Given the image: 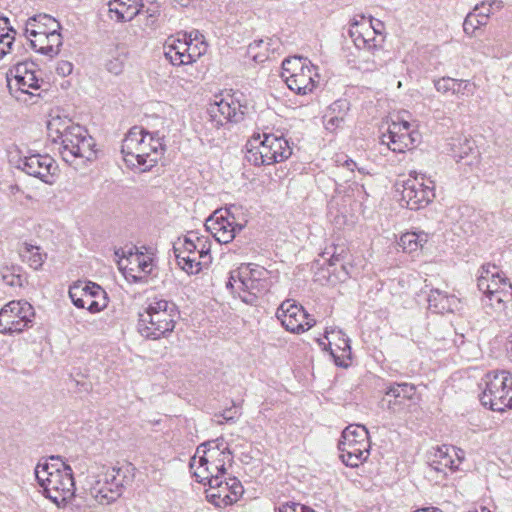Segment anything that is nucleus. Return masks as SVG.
Returning a JSON list of instances; mask_svg holds the SVG:
<instances>
[{
  "instance_id": "obj_1",
  "label": "nucleus",
  "mask_w": 512,
  "mask_h": 512,
  "mask_svg": "<svg viewBox=\"0 0 512 512\" xmlns=\"http://www.w3.org/2000/svg\"><path fill=\"white\" fill-rule=\"evenodd\" d=\"M35 478L43 495L57 507H64L75 494L71 467L60 457L40 460L34 469Z\"/></svg>"
},
{
  "instance_id": "obj_2",
  "label": "nucleus",
  "mask_w": 512,
  "mask_h": 512,
  "mask_svg": "<svg viewBox=\"0 0 512 512\" xmlns=\"http://www.w3.org/2000/svg\"><path fill=\"white\" fill-rule=\"evenodd\" d=\"M131 470L130 465L96 467L88 482L89 495L100 505L116 502L130 482Z\"/></svg>"
},
{
  "instance_id": "obj_3",
  "label": "nucleus",
  "mask_w": 512,
  "mask_h": 512,
  "mask_svg": "<svg viewBox=\"0 0 512 512\" xmlns=\"http://www.w3.org/2000/svg\"><path fill=\"white\" fill-rule=\"evenodd\" d=\"M177 316L173 302L157 297L148 299L139 313L138 331L145 338L160 339L174 330Z\"/></svg>"
},
{
  "instance_id": "obj_4",
  "label": "nucleus",
  "mask_w": 512,
  "mask_h": 512,
  "mask_svg": "<svg viewBox=\"0 0 512 512\" xmlns=\"http://www.w3.org/2000/svg\"><path fill=\"white\" fill-rule=\"evenodd\" d=\"M231 462L232 455L228 447L222 443L210 441L197 447L190 460V469L196 480L206 485L214 478H224Z\"/></svg>"
},
{
  "instance_id": "obj_5",
  "label": "nucleus",
  "mask_w": 512,
  "mask_h": 512,
  "mask_svg": "<svg viewBox=\"0 0 512 512\" xmlns=\"http://www.w3.org/2000/svg\"><path fill=\"white\" fill-rule=\"evenodd\" d=\"M271 285V272L256 264H241L230 271L226 288L245 303H253Z\"/></svg>"
},
{
  "instance_id": "obj_6",
  "label": "nucleus",
  "mask_w": 512,
  "mask_h": 512,
  "mask_svg": "<svg viewBox=\"0 0 512 512\" xmlns=\"http://www.w3.org/2000/svg\"><path fill=\"white\" fill-rule=\"evenodd\" d=\"M119 270L127 281L145 283L157 267L155 250L151 247H124L114 252Z\"/></svg>"
},
{
  "instance_id": "obj_7",
  "label": "nucleus",
  "mask_w": 512,
  "mask_h": 512,
  "mask_svg": "<svg viewBox=\"0 0 512 512\" xmlns=\"http://www.w3.org/2000/svg\"><path fill=\"white\" fill-rule=\"evenodd\" d=\"M63 138L59 141V153L62 159L75 169L97 157L94 150L95 140L88 131L79 124H71L63 128Z\"/></svg>"
},
{
  "instance_id": "obj_8",
  "label": "nucleus",
  "mask_w": 512,
  "mask_h": 512,
  "mask_svg": "<svg viewBox=\"0 0 512 512\" xmlns=\"http://www.w3.org/2000/svg\"><path fill=\"white\" fill-rule=\"evenodd\" d=\"M63 138L59 141V153L62 159L75 169L97 157L94 150L95 140L88 131L79 124H71L63 128Z\"/></svg>"
},
{
  "instance_id": "obj_9",
  "label": "nucleus",
  "mask_w": 512,
  "mask_h": 512,
  "mask_svg": "<svg viewBox=\"0 0 512 512\" xmlns=\"http://www.w3.org/2000/svg\"><path fill=\"white\" fill-rule=\"evenodd\" d=\"M477 286L485 296L486 304L502 312L512 300V285L495 265L486 264L479 270Z\"/></svg>"
},
{
  "instance_id": "obj_10",
  "label": "nucleus",
  "mask_w": 512,
  "mask_h": 512,
  "mask_svg": "<svg viewBox=\"0 0 512 512\" xmlns=\"http://www.w3.org/2000/svg\"><path fill=\"white\" fill-rule=\"evenodd\" d=\"M364 19V15L355 16L351 19L348 35L359 50L358 58L361 68L364 71H375L382 68L385 64V59L382 57L384 50L382 45L377 43L375 37H368L360 29Z\"/></svg>"
},
{
  "instance_id": "obj_11",
  "label": "nucleus",
  "mask_w": 512,
  "mask_h": 512,
  "mask_svg": "<svg viewBox=\"0 0 512 512\" xmlns=\"http://www.w3.org/2000/svg\"><path fill=\"white\" fill-rule=\"evenodd\" d=\"M338 447L343 463L358 467L370 455L368 430L363 425H349L343 430Z\"/></svg>"
},
{
  "instance_id": "obj_12",
  "label": "nucleus",
  "mask_w": 512,
  "mask_h": 512,
  "mask_svg": "<svg viewBox=\"0 0 512 512\" xmlns=\"http://www.w3.org/2000/svg\"><path fill=\"white\" fill-rule=\"evenodd\" d=\"M481 403L493 411L503 412L512 408V373L493 371L485 376Z\"/></svg>"
},
{
  "instance_id": "obj_13",
  "label": "nucleus",
  "mask_w": 512,
  "mask_h": 512,
  "mask_svg": "<svg viewBox=\"0 0 512 512\" xmlns=\"http://www.w3.org/2000/svg\"><path fill=\"white\" fill-rule=\"evenodd\" d=\"M34 307L26 300H12L0 309V333L20 334L33 326Z\"/></svg>"
},
{
  "instance_id": "obj_14",
  "label": "nucleus",
  "mask_w": 512,
  "mask_h": 512,
  "mask_svg": "<svg viewBox=\"0 0 512 512\" xmlns=\"http://www.w3.org/2000/svg\"><path fill=\"white\" fill-rule=\"evenodd\" d=\"M68 294L75 307L87 309L92 314L104 311L109 303L107 292L99 284L92 281L73 283Z\"/></svg>"
},
{
  "instance_id": "obj_15",
  "label": "nucleus",
  "mask_w": 512,
  "mask_h": 512,
  "mask_svg": "<svg viewBox=\"0 0 512 512\" xmlns=\"http://www.w3.org/2000/svg\"><path fill=\"white\" fill-rule=\"evenodd\" d=\"M148 132L141 127H132L122 141L121 153L127 164L141 171H148L155 166V158H149L146 151Z\"/></svg>"
},
{
  "instance_id": "obj_16",
  "label": "nucleus",
  "mask_w": 512,
  "mask_h": 512,
  "mask_svg": "<svg viewBox=\"0 0 512 512\" xmlns=\"http://www.w3.org/2000/svg\"><path fill=\"white\" fill-rule=\"evenodd\" d=\"M205 486H207L205 489L207 500L221 509L235 504L244 493L241 482L233 477H217Z\"/></svg>"
},
{
  "instance_id": "obj_17",
  "label": "nucleus",
  "mask_w": 512,
  "mask_h": 512,
  "mask_svg": "<svg viewBox=\"0 0 512 512\" xmlns=\"http://www.w3.org/2000/svg\"><path fill=\"white\" fill-rule=\"evenodd\" d=\"M247 106L242 105L234 95L211 103L207 109L208 120L213 127L219 128L227 123H238L243 120Z\"/></svg>"
},
{
  "instance_id": "obj_18",
  "label": "nucleus",
  "mask_w": 512,
  "mask_h": 512,
  "mask_svg": "<svg viewBox=\"0 0 512 512\" xmlns=\"http://www.w3.org/2000/svg\"><path fill=\"white\" fill-rule=\"evenodd\" d=\"M232 208L235 207L231 206L230 208L216 210L206 220L205 226L207 231L219 243H230L236 234L243 229V225L236 222L235 216L231 211Z\"/></svg>"
},
{
  "instance_id": "obj_19",
  "label": "nucleus",
  "mask_w": 512,
  "mask_h": 512,
  "mask_svg": "<svg viewBox=\"0 0 512 512\" xmlns=\"http://www.w3.org/2000/svg\"><path fill=\"white\" fill-rule=\"evenodd\" d=\"M276 317L282 326L292 333H304L315 325V320L294 300L282 302L277 309Z\"/></svg>"
},
{
  "instance_id": "obj_20",
  "label": "nucleus",
  "mask_w": 512,
  "mask_h": 512,
  "mask_svg": "<svg viewBox=\"0 0 512 512\" xmlns=\"http://www.w3.org/2000/svg\"><path fill=\"white\" fill-rule=\"evenodd\" d=\"M318 343L324 350L330 352L338 366L347 367L349 365L351 347L349 339L342 330L327 328L323 338L318 339Z\"/></svg>"
},
{
  "instance_id": "obj_21",
  "label": "nucleus",
  "mask_w": 512,
  "mask_h": 512,
  "mask_svg": "<svg viewBox=\"0 0 512 512\" xmlns=\"http://www.w3.org/2000/svg\"><path fill=\"white\" fill-rule=\"evenodd\" d=\"M195 239L189 232L183 239H178L174 245V252L178 265L188 274H198L200 272V262L194 252Z\"/></svg>"
},
{
  "instance_id": "obj_22",
  "label": "nucleus",
  "mask_w": 512,
  "mask_h": 512,
  "mask_svg": "<svg viewBox=\"0 0 512 512\" xmlns=\"http://www.w3.org/2000/svg\"><path fill=\"white\" fill-rule=\"evenodd\" d=\"M54 159L49 155L33 154L19 160L18 167L30 176L41 179L45 183H50L52 170L54 167Z\"/></svg>"
},
{
  "instance_id": "obj_23",
  "label": "nucleus",
  "mask_w": 512,
  "mask_h": 512,
  "mask_svg": "<svg viewBox=\"0 0 512 512\" xmlns=\"http://www.w3.org/2000/svg\"><path fill=\"white\" fill-rule=\"evenodd\" d=\"M316 78H319L317 67L309 62L303 67V70L286 76L285 82L290 90L299 95H307L316 87L318 83Z\"/></svg>"
},
{
  "instance_id": "obj_24",
  "label": "nucleus",
  "mask_w": 512,
  "mask_h": 512,
  "mask_svg": "<svg viewBox=\"0 0 512 512\" xmlns=\"http://www.w3.org/2000/svg\"><path fill=\"white\" fill-rule=\"evenodd\" d=\"M418 137L417 131H401L400 124L393 122L389 126L388 132L382 135V143H386L393 152L403 153L415 146Z\"/></svg>"
},
{
  "instance_id": "obj_25",
  "label": "nucleus",
  "mask_w": 512,
  "mask_h": 512,
  "mask_svg": "<svg viewBox=\"0 0 512 512\" xmlns=\"http://www.w3.org/2000/svg\"><path fill=\"white\" fill-rule=\"evenodd\" d=\"M265 133L266 131H263L262 140L260 133L254 134L252 140L249 141L247 145L245 159L255 166L272 164L271 155L273 154L270 153L268 143L265 139Z\"/></svg>"
},
{
  "instance_id": "obj_26",
  "label": "nucleus",
  "mask_w": 512,
  "mask_h": 512,
  "mask_svg": "<svg viewBox=\"0 0 512 512\" xmlns=\"http://www.w3.org/2000/svg\"><path fill=\"white\" fill-rule=\"evenodd\" d=\"M459 462L460 459L454 447L441 446L435 449L430 466L435 471L446 474L447 470H456Z\"/></svg>"
},
{
  "instance_id": "obj_27",
  "label": "nucleus",
  "mask_w": 512,
  "mask_h": 512,
  "mask_svg": "<svg viewBox=\"0 0 512 512\" xmlns=\"http://www.w3.org/2000/svg\"><path fill=\"white\" fill-rule=\"evenodd\" d=\"M449 152L457 162L465 158L476 159L479 152L475 145V141L464 135L453 136L448 142Z\"/></svg>"
},
{
  "instance_id": "obj_28",
  "label": "nucleus",
  "mask_w": 512,
  "mask_h": 512,
  "mask_svg": "<svg viewBox=\"0 0 512 512\" xmlns=\"http://www.w3.org/2000/svg\"><path fill=\"white\" fill-rule=\"evenodd\" d=\"M350 110V102L341 98L334 101L324 115V125L329 131H335L344 124L345 118Z\"/></svg>"
},
{
  "instance_id": "obj_29",
  "label": "nucleus",
  "mask_w": 512,
  "mask_h": 512,
  "mask_svg": "<svg viewBox=\"0 0 512 512\" xmlns=\"http://www.w3.org/2000/svg\"><path fill=\"white\" fill-rule=\"evenodd\" d=\"M107 6L109 18L118 22L131 21L140 13L135 0H110Z\"/></svg>"
},
{
  "instance_id": "obj_30",
  "label": "nucleus",
  "mask_w": 512,
  "mask_h": 512,
  "mask_svg": "<svg viewBox=\"0 0 512 512\" xmlns=\"http://www.w3.org/2000/svg\"><path fill=\"white\" fill-rule=\"evenodd\" d=\"M429 307L438 313L455 312L460 309L461 302L454 295L440 290H432L428 298Z\"/></svg>"
},
{
  "instance_id": "obj_31",
  "label": "nucleus",
  "mask_w": 512,
  "mask_h": 512,
  "mask_svg": "<svg viewBox=\"0 0 512 512\" xmlns=\"http://www.w3.org/2000/svg\"><path fill=\"white\" fill-rule=\"evenodd\" d=\"M490 17V8L486 2L477 4L474 9L467 14L463 22V30L467 35L472 36L481 26H485Z\"/></svg>"
},
{
  "instance_id": "obj_32",
  "label": "nucleus",
  "mask_w": 512,
  "mask_h": 512,
  "mask_svg": "<svg viewBox=\"0 0 512 512\" xmlns=\"http://www.w3.org/2000/svg\"><path fill=\"white\" fill-rule=\"evenodd\" d=\"M265 139L268 143L270 153L273 154L271 155L272 164L283 162L292 155V148L283 135H275L274 133L266 132Z\"/></svg>"
},
{
  "instance_id": "obj_33",
  "label": "nucleus",
  "mask_w": 512,
  "mask_h": 512,
  "mask_svg": "<svg viewBox=\"0 0 512 512\" xmlns=\"http://www.w3.org/2000/svg\"><path fill=\"white\" fill-rule=\"evenodd\" d=\"M429 241V234L424 231L405 232L400 236L398 245L403 252L415 254L424 250Z\"/></svg>"
},
{
  "instance_id": "obj_34",
  "label": "nucleus",
  "mask_w": 512,
  "mask_h": 512,
  "mask_svg": "<svg viewBox=\"0 0 512 512\" xmlns=\"http://www.w3.org/2000/svg\"><path fill=\"white\" fill-rule=\"evenodd\" d=\"M341 260L340 254H333L329 259L327 268L322 270V278L325 279L328 284L336 285L349 278L350 271L346 265L340 264V266L337 267V264L340 263Z\"/></svg>"
},
{
  "instance_id": "obj_35",
  "label": "nucleus",
  "mask_w": 512,
  "mask_h": 512,
  "mask_svg": "<svg viewBox=\"0 0 512 512\" xmlns=\"http://www.w3.org/2000/svg\"><path fill=\"white\" fill-rule=\"evenodd\" d=\"M20 256L34 270L41 269L47 258V254L42 252L39 246H34L30 243L22 244Z\"/></svg>"
},
{
  "instance_id": "obj_36",
  "label": "nucleus",
  "mask_w": 512,
  "mask_h": 512,
  "mask_svg": "<svg viewBox=\"0 0 512 512\" xmlns=\"http://www.w3.org/2000/svg\"><path fill=\"white\" fill-rule=\"evenodd\" d=\"M402 192L408 190L410 192H433L435 190L434 181L426 178L424 174L416 172L410 173L409 177L403 181Z\"/></svg>"
},
{
  "instance_id": "obj_37",
  "label": "nucleus",
  "mask_w": 512,
  "mask_h": 512,
  "mask_svg": "<svg viewBox=\"0 0 512 512\" xmlns=\"http://www.w3.org/2000/svg\"><path fill=\"white\" fill-rule=\"evenodd\" d=\"M30 28L38 32H48L49 30L61 29L60 23L48 14H37L28 18L25 26V33H28Z\"/></svg>"
},
{
  "instance_id": "obj_38",
  "label": "nucleus",
  "mask_w": 512,
  "mask_h": 512,
  "mask_svg": "<svg viewBox=\"0 0 512 512\" xmlns=\"http://www.w3.org/2000/svg\"><path fill=\"white\" fill-rule=\"evenodd\" d=\"M7 85L10 91L16 89L22 93L32 94L29 89L38 90L40 88L39 79L34 73L27 74V76L18 75L16 79H11L7 74Z\"/></svg>"
},
{
  "instance_id": "obj_39",
  "label": "nucleus",
  "mask_w": 512,
  "mask_h": 512,
  "mask_svg": "<svg viewBox=\"0 0 512 512\" xmlns=\"http://www.w3.org/2000/svg\"><path fill=\"white\" fill-rule=\"evenodd\" d=\"M191 237L195 239L194 252L195 256L198 259H201L200 262V271L203 267L209 266L212 261V257L210 254L211 250V242L208 237L199 236L198 233L191 231Z\"/></svg>"
},
{
  "instance_id": "obj_40",
  "label": "nucleus",
  "mask_w": 512,
  "mask_h": 512,
  "mask_svg": "<svg viewBox=\"0 0 512 512\" xmlns=\"http://www.w3.org/2000/svg\"><path fill=\"white\" fill-rule=\"evenodd\" d=\"M399 196L397 201L401 207L416 211L429 205L433 201L434 194H431V197L425 194H399Z\"/></svg>"
},
{
  "instance_id": "obj_41",
  "label": "nucleus",
  "mask_w": 512,
  "mask_h": 512,
  "mask_svg": "<svg viewBox=\"0 0 512 512\" xmlns=\"http://www.w3.org/2000/svg\"><path fill=\"white\" fill-rule=\"evenodd\" d=\"M25 35L29 39L32 49H34L38 53L48 56V51H46V46H48V42H46V32L37 33L36 30L30 28V30H28V33H25Z\"/></svg>"
},
{
  "instance_id": "obj_42",
  "label": "nucleus",
  "mask_w": 512,
  "mask_h": 512,
  "mask_svg": "<svg viewBox=\"0 0 512 512\" xmlns=\"http://www.w3.org/2000/svg\"><path fill=\"white\" fill-rule=\"evenodd\" d=\"M202 52L199 50L198 54L193 53H171V49H167V52H164L165 58L175 66L180 65H188L196 61V58L199 57Z\"/></svg>"
},
{
  "instance_id": "obj_43",
  "label": "nucleus",
  "mask_w": 512,
  "mask_h": 512,
  "mask_svg": "<svg viewBox=\"0 0 512 512\" xmlns=\"http://www.w3.org/2000/svg\"><path fill=\"white\" fill-rule=\"evenodd\" d=\"M178 37H169L164 45V52H167V49H171V53H191V45L188 40H186L183 36L180 38L181 33L177 34Z\"/></svg>"
},
{
  "instance_id": "obj_44",
  "label": "nucleus",
  "mask_w": 512,
  "mask_h": 512,
  "mask_svg": "<svg viewBox=\"0 0 512 512\" xmlns=\"http://www.w3.org/2000/svg\"><path fill=\"white\" fill-rule=\"evenodd\" d=\"M71 124H73L71 120L63 121L60 117L52 118L48 122V133L50 137H53L54 143H58L63 138V128Z\"/></svg>"
},
{
  "instance_id": "obj_45",
  "label": "nucleus",
  "mask_w": 512,
  "mask_h": 512,
  "mask_svg": "<svg viewBox=\"0 0 512 512\" xmlns=\"http://www.w3.org/2000/svg\"><path fill=\"white\" fill-rule=\"evenodd\" d=\"M59 30L60 29H55V30L51 29L46 33V35H47L46 42H48V46H46V51H48L49 57L56 56L60 51V47L62 46V36H61Z\"/></svg>"
},
{
  "instance_id": "obj_46",
  "label": "nucleus",
  "mask_w": 512,
  "mask_h": 512,
  "mask_svg": "<svg viewBox=\"0 0 512 512\" xmlns=\"http://www.w3.org/2000/svg\"><path fill=\"white\" fill-rule=\"evenodd\" d=\"M310 61L307 58H303L300 56H294L291 58H286L282 63L283 73L282 76H285V73L294 74L299 70H303V67L308 64Z\"/></svg>"
},
{
  "instance_id": "obj_47",
  "label": "nucleus",
  "mask_w": 512,
  "mask_h": 512,
  "mask_svg": "<svg viewBox=\"0 0 512 512\" xmlns=\"http://www.w3.org/2000/svg\"><path fill=\"white\" fill-rule=\"evenodd\" d=\"M16 30L10 25L9 18L0 13V36L7 40L5 45L11 49L15 40Z\"/></svg>"
},
{
  "instance_id": "obj_48",
  "label": "nucleus",
  "mask_w": 512,
  "mask_h": 512,
  "mask_svg": "<svg viewBox=\"0 0 512 512\" xmlns=\"http://www.w3.org/2000/svg\"><path fill=\"white\" fill-rule=\"evenodd\" d=\"M163 149V144L161 143L160 138H155L148 132V136L146 138V151L148 152L149 158H155V164L158 162Z\"/></svg>"
},
{
  "instance_id": "obj_49",
  "label": "nucleus",
  "mask_w": 512,
  "mask_h": 512,
  "mask_svg": "<svg viewBox=\"0 0 512 512\" xmlns=\"http://www.w3.org/2000/svg\"><path fill=\"white\" fill-rule=\"evenodd\" d=\"M2 280L5 285L10 287H21L23 285V278L21 275L12 272L9 269H5L2 272Z\"/></svg>"
},
{
  "instance_id": "obj_50",
  "label": "nucleus",
  "mask_w": 512,
  "mask_h": 512,
  "mask_svg": "<svg viewBox=\"0 0 512 512\" xmlns=\"http://www.w3.org/2000/svg\"><path fill=\"white\" fill-rule=\"evenodd\" d=\"M32 66H34V63L29 62H21L15 65L13 69L9 71V77H13L12 79H16L18 75L21 76H27V74L34 73Z\"/></svg>"
},
{
  "instance_id": "obj_51",
  "label": "nucleus",
  "mask_w": 512,
  "mask_h": 512,
  "mask_svg": "<svg viewBox=\"0 0 512 512\" xmlns=\"http://www.w3.org/2000/svg\"><path fill=\"white\" fill-rule=\"evenodd\" d=\"M474 90H475V85L473 83H471L469 80L455 79V86L453 88V94L465 95L466 92L468 94H473Z\"/></svg>"
},
{
  "instance_id": "obj_52",
  "label": "nucleus",
  "mask_w": 512,
  "mask_h": 512,
  "mask_svg": "<svg viewBox=\"0 0 512 512\" xmlns=\"http://www.w3.org/2000/svg\"><path fill=\"white\" fill-rule=\"evenodd\" d=\"M455 86V79L450 77H442L434 80V87L438 92L447 93L451 91L453 93V88Z\"/></svg>"
},
{
  "instance_id": "obj_53",
  "label": "nucleus",
  "mask_w": 512,
  "mask_h": 512,
  "mask_svg": "<svg viewBox=\"0 0 512 512\" xmlns=\"http://www.w3.org/2000/svg\"><path fill=\"white\" fill-rule=\"evenodd\" d=\"M408 389L412 390L413 388L409 387L407 384H399V385L391 387L387 391L386 395L388 397H393L395 399L406 398V397H408L407 396Z\"/></svg>"
},
{
  "instance_id": "obj_54",
  "label": "nucleus",
  "mask_w": 512,
  "mask_h": 512,
  "mask_svg": "<svg viewBox=\"0 0 512 512\" xmlns=\"http://www.w3.org/2000/svg\"><path fill=\"white\" fill-rule=\"evenodd\" d=\"M278 512H315L312 509L299 504V503H285L281 505L278 509Z\"/></svg>"
},
{
  "instance_id": "obj_55",
  "label": "nucleus",
  "mask_w": 512,
  "mask_h": 512,
  "mask_svg": "<svg viewBox=\"0 0 512 512\" xmlns=\"http://www.w3.org/2000/svg\"><path fill=\"white\" fill-rule=\"evenodd\" d=\"M73 71V64L69 61L61 60L57 63L56 73L60 76H68Z\"/></svg>"
},
{
  "instance_id": "obj_56",
  "label": "nucleus",
  "mask_w": 512,
  "mask_h": 512,
  "mask_svg": "<svg viewBox=\"0 0 512 512\" xmlns=\"http://www.w3.org/2000/svg\"><path fill=\"white\" fill-rule=\"evenodd\" d=\"M370 26L368 28L365 29V31H363L364 33H366V35H368V37H371L370 34V28L373 30L372 33L373 34H381L382 33V29L384 28V24L382 21L380 20H376L374 19L373 17H370Z\"/></svg>"
},
{
  "instance_id": "obj_57",
  "label": "nucleus",
  "mask_w": 512,
  "mask_h": 512,
  "mask_svg": "<svg viewBox=\"0 0 512 512\" xmlns=\"http://www.w3.org/2000/svg\"><path fill=\"white\" fill-rule=\"evenodd\" d=\"M107 70L114 74L119 75L123 71V63L119 59H111L106 63Z\"/></svg>"
},
{
  "instance_id": "obj_58",
  "label": "nucleus",
  "mask_w": 512,
  "mask_h": 512,
  "mask_svg": "<svg viewBox=\"0 0 512 512\" xmlns=\"http://www.w3.org/2000/svg\"><path fill=\"white\" fill-rule=\"evenodd\" d=\"M146 13H147V21H148L147 25H153L155 19L160 15V11L157 7H155L152 10L147 9Z\"/></svg>"
},
{
  "instance_id": "obj_59",
  "label": "nucleus",
  "mask_w": 512,
  "mask_h": 512,
  "mask_svg": "<svg viewBox=\"0 0 512 512\" xmlns=\"http://www.w3.org/2000/svg\"><path fill=\"white\" fill-rule=\"evenodd\" d=\"M181 34L186 40H188V42H190V45H192L193 41H197L199 36H202L198 30H193L189 33L183 32Z\"/></svg>"
},
{
  "instance_id": "obj_60",
  "label": "nucleus",
  "mask_w": 512,
  "mask_h": 512,
  "mask_svg": "<svg viewBox=\"0 0 512 512\" xmlns=\"http://www.w3.org/2000/svg\"><path fill=\"white\" fill-rule=\"evenodd\" d=\"M487 4V7L490 8V11L495 7L496 9H501L503 7V3L500 0H491V1H485Z\"/></svg>"
},
{
  "instance_id": "obj_61",
  "label": "nucleus",
  "mask_w": 512,
  "mask_h": 512,
  "mask_svg": "<svg viewBox=\"0 0 512 512\" xmlns=\"http://www.w3.org/2000/svg\"><path fill=\"white\" fill-rule=\"evenodd\" d=\"M354 167H356V163L352 159L345 160L343 168H347V170H349L350 172H353Z\"/></svg>"
},
{
  "instance_id": "obj_62",
  "label": "nucleus",
  "mask_w": 512,
  "mask_h": 512,
  "mask_svg": "<svg viewBox=\"0 0 512 512\" xmlns=\"http://www.w3.org/2000/svg\"><path fill=\"white\" fill-rule=\"evenodd\" d=\"M505 349L512 357V333L508 336V338L505 342Z\"/></svg>"
},
{
  "instance_id": "obj_63",
  "label": "nucleus",
  "mask_w": 512,
  "mask_h": 512,
  "mask_svg": "<svg viewBox=\"0 0 512 512\" xmlns=\"http://www.w3.org/2000/svg\"><path fill=\"white\" fill-rule=\"evenodd\" d=\"M400 126H401V131L404 130L405 132H411L410 131V123L407 122V121H402L401 123H399Z\"/></svg>"
},
{
  "instance_id": "obj_64",
  "label": "nucleus",
  "mask_w": 512,
  "mask_h": 512,
  "mask_svg": "<svg viewBox=\"0 0 512 512\" xmlns=\"http://www.w3.org/2000/svg\"><path fill=\"white\" fill-rule=\"evenodd\" d=\"M414 512H441V511L436 508H423V509H418Z\"/></svg>"
}]
</instances>
